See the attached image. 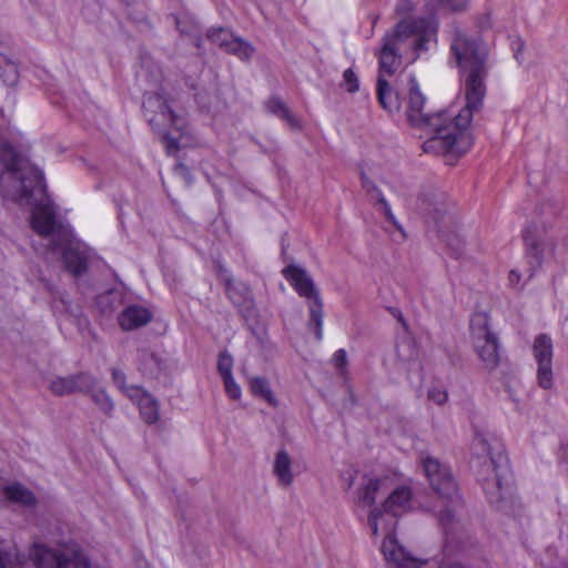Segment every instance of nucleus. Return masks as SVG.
I'll return each instance as SVG.
<instances>
[{
	"mask_svg": "<svg viewBox=\"0 0 568 568\" xmlns=\"http://www.w3.org/2000/svg\"><path fill=\"white\" fill-rule=\"evenodd\" d=\"M0 195L3 200L32 206L31 226L39 235L49 236L60 231L43 172L7 141H0Z\"/></svg>",
	"mask_w": 568,
	"mask_h": 568,
	"instance_id": "nucleus-1",
	"label": "nucleus"
},
{
	"mask_svg": "<svg viewBox=\"0 0 568 568\" xmlns=\"http://www.w3.org/2000/svg\"><path fill=\"white\" fill-rule=\"evenodd\" d=\"M450 53L464 80L466 104L460 110L459 121L462 125H469L486 94L489 48L481 37H471L455 27L450 32Z\"/></svg>",
	"mask_w": 568,
	"mask_h": 568,
	"instance_id": "nucleus-2",
	"label": "nucleus"
},
{
	"mask_svg": "<svg viewBox=\"0 0 568 568\" xmlns=\"http://www.w3.org/2000/svg\"><path fill=\"white\" fill-rule=\"evenodd\" d=\"M425 97L420 92L414 78L410 79L407 118L412 125L429 129L434 134L424 142L425 152L440 150L444 153L462 155L471 145V138L467 132L469 125H462L460 111L456 115L447 112L424 113Z\"/></svg>",
	"mask_w": 568,
	"mask_h": 568,
	"instance_id": "nucleus-3",
	"label": "nucleus"
},
{
	"mask_svg": "<svg viewBox=\"0 0 568 568\" xmlns=\"http://www.w3.org/2000/svg\"><path fill=\"white\" fill-rule=\"evenodd\" d=\"M473 449L485 456L478 476L488 501L497 509H504L513 495L511 471L503 443L487 433H476Z\"/></svg>",
	"mask_w": 568,
	"mask_h": 568,
	"instance_id": "nucleus-4",
	"label": "nucleus"
},
{
	"mask_svg": "<svg viewBox=\"0 0 568 568\" xmlns=\"http://www.w3.org/2000/svg\"><path fill=\"white\" fill-rule=\"evenodd\" d=\"M437 23L425 16L402 18L390 31H387L382 42L415 61L422 52L428 51V44L436 41Z\"/></svg>",
	"mask_w": 568,
	"mask_h": 568,
	"instance_id": "nucleus-5",
	"label": "nucleus"
},
{
	"mask_svg": "<svg viewBox=\"0 0 568 568\" xmlns=\"http://www.w3.org/2000/svg\"><path fill=\"white\" fill-rule=\"evenodd\" d=\"M469 337L483 369L489 373L496 371L503 359V347L488 312L476 311L471 314Z\"/></svg>",
	"mask_w": 568,
	"mask_h": 568,
	"instance_id": "nucleus-6",
	"label": "nucleus"
},
{
	"mask_svg": "<svg viewBox=\"0 0 568 568\" xmlns=\"http://www.w3.org/2000/svg\"><path fill=\"white\" fill-rule=\"evenodd\" d=\"M396 525L397 518H395V524H393L383 506L375 507L371 510L368 526L372 534L374 536H378L379 532L385 535L382 544V552L385 559L393 562L398 568H420L424 561L413 556L395 539L394 532Z\"/></svg>",
	"mask_w": 568,
	"mask_h": 568,
	"instance_id": "nucleus-7",
	"label": "nucleus"
},
{
	"mask_svg": "<svg viewBox=\"0 0 568 568\" xmlns=\"http://www.w3.org/2000/svg\"><path fill=\"white\" fill-rule=\"evenodd\" d=\"M283 275L291 283L301 297L306 298L310 310L307 326L314 331L316 339L323 337V301L320 291L316 288L312 277L306 270L288 265L283 270Z\"/></svg>",
	"mask_w": 568,
	"mask_h": 568,
	"instance_id": "nucleus-8",
	"label": "nucleus"
},
{
	"mask_svg": "<svg viewBox=\"0 0 568 568\" xmlns=\"http://www.w3.org/2000/svg\"><path fill=\"white\" fill-rule=\"evenodd\" d=\"M404 55L386 44H382L378 52L379 75L377 79V98L381 105L388 112H395L400 109L398 94L394 93L388 82L384 78V73L388 75L395 74L400 68Z\"/></svg>",
	"mask_w": 568,
	"mask_h": 568,
	"instance_id": "nucleus-9",
	"label": "nucleus"
},
{
	"mask_svg": "<svg viewBox=\"0 0 568 568\" xmlns=\"http://www.w3.org/2000/svg\"><path fill=\"white\" fill-rule=\"evenodd\" d=\"M526 257L530 265L529 277L534 276L536 270L540 268L544 262L545 253L555 252V242L547 237L544 230L537 225H528L523 233Z\"/></svg>",
	"mask_w": 568,
	"mask_h": 568,
	"instance_id": "nucleus-10",
	"label": "nucleus"
},
{
	"mask_svg": "<svg viewBox=\"0 0 568 568\" xmlns=\"http://www.w3.org/2000/svg\"><path fill=\"white\" fill-rule=\"evenodd\" d=\"M143 112L149 124L154 130H163L168 126H174L181 130L180 119L171 109L169 101L163 94L153 93L144 98Z\"/></svg>",
	"mask_w": 568,
	"mask_h": 568,
	"instance_id": "nucleus-11",
	"label": "nucleus"
},
{
	"mask_svg": "<svg viewBox=\"0 0 568 568\" xmlns=\"http://www.w3.org/2000/svg\"><path fill=\"white\" fill-rule=\"evenodd\" d=\"M423 467L432 488L443 498L453 499L458 494L457 484L447 465L437 458L426 456L423 458Z\"/></svg>",
	"mask_w": 568,
	"mask_h": 568,
	"instance_id": "nucleus-12",
	"label": "nucleus"
},
{
	"mask_svg": "<svg viewBox=\"0 0 568 568\" xmlns=\"http://www.w3.org/2000/svg\"><path fill=\"white\" fill-rule=\"evenodd\" d=\"M416 210L433 220L442 232L446 225V217L450 222L453 217L448 215L447 196L444 192L436 189L424 190L416 200Z\"/></svg>",
	"mask_w": 568,
	"mask_h": 568,
	"instance_id": "nucleus-13",
	"label": "nucleus"
},
{
	"mask_svg": "<svg viewBox=\"0 0 568 568\" xmlns=\"http://www.w3.org/2000/svg\"><path fill=\"white\" fill-rule=\"evenodd\" d=\"M99 385V379L89 372H79L68 376H57L49 383L50 392L55 396L73 393L89 394Z\"/></svg>",
	"mask_w": 568,
	"mask_h": 568,
	"instance_id": "nucleus-14",
	"label": "nucleus"
},
{
	"mask_svg": "<svg viewBox=\"0 0 568 568\" xmlns=\"http://www.w3.org/2000/svg\"><path fill=\"white\" fill-rule=\"evenodd\" d=\"M532 353L538 364V384L545 389L552 386V341L546 334H539L534 342Z\"/></svg>",
	"mask_w": 568,
	"mask_h": 568,
	"instance_id": "nucleus-15",
	"label": "nucleus"
},
{
	"mask_svg": "<svg viewBox=\"0 0 568 568\" xmlns=\"http://www.w3.org/2000/svg\"><path fill=\"white\" fill-rule=\"evenodd\" d=\"M226 295L244 318L256 315V307L251 288L244 283H233L231 278L225 281Z\"/></svg>",
	"mask_w": 568,
	"mask_h": 568,
	"instance_id": "nucleus-16",
	"label": "nucleus"
},
{
	"mask_svg": "<svg viewBox=\"0 0 568 568\" xmlns=\"http://www.w3.org/2000/svg\"><path fill=\"white\" fill-rule=\"evenodd\" d=\"M89 258V248L79 244H69L62 252L65 270L75 277L83 275L88 271Z\"/></svg>",
	"mask_w": 568,
	"mask_h": 568,
	"instance_id": "nucleus-17",
	"label": "nucleus"
},
{
	"mask_svg": "<svg viewBox=\"0 0 568 568\" xmlns=\"http://www.w3.org/2000/svg\"><path fill=\"white\" fill-rule=\"evenodd\" d=\"M130 398L139 406L141 418L146 424H155L159 420L160 403L150 393L142 388H131Z\"/></svg>",
	"mask_w": 568,
	"mask_h": 568,
	"instance_id": "nucleus-18",
	"label": "nucleus"
},
{
	"mask_svg": "<svg viewBox=\"0 0 568 568\" xmlns=\"http://www.w3.org/2000/svg\"><path fill=\"white\" fill-rule=\"evenodd\" d=\"M412 490L409 487L402 486L396 488L384 501L383 507L389 516V520L395 524V518L410 509Z\"/></svg>",
	"mask_w": 568,
	"mask_h": 568,
	"instance_id": "nucleus-19",
	"label": "nucleus"
},
{
	"mask_svg": "<svg viewBox=\"0 0 568 568\" xmlns=\"http://www.w3.org/2000/svg\"><path fill=\"white\" fill-rule=\"evenodd\" d=\"M152 321V313L139 305L125 307L119 315V324L124 331H131L149 324Z\"/></svg>",
	"mask_w": 568,
	"mask_h": 568,
	"instance_id": "nucleus-20",
	"label": "nucleus"
},
{
	"mask_svg": "<svg viewBox=\"0 0 568 568\" xmlns=\"http://www.w3.org/2000/svg\"><path fill=\"white\" fill-rule=\"evenodd\" d=\"M273 474L281 486L288 487L293 484L292 458L285 449L276 453L273 463Z\"/></svg>",
	"mask_w": 568,
	"mask_h": 568,
	"instance_id": "nucleus-21",
	"label": "nucleus"
},
{
	"mask_svg": "<svg viewBox=\"0 0 568 568\" xmlns=\"http://www.w3.org/2000/svg\"><path fill=\"white\" fill-rule=\"evenodd\" d=\"M30 557L37 568H60L61 550L54 551L43 545H34Z\"/></svg>",
	"mask_w": 568,
	"mask_h": 568,
	"instance_id": "nucleus-22",
	"label": "nucleus"
},
{
	"mask_svg": "<svg viewBox=\"0 0 568 568\" xmlns=\"http://www.w3.org/2000/svg\"><path fill=\"white\" fill-rule=\"evenodd\" d=\"M139 364L143 374L156 377L163 369V358L149 348L139 351Z\"/></svg>",
	"mask_w": 568,
	"mask_h": 568,
	"instance_id": "nucleus-23",
	"label": "nucleus"
},
{
	"mask_svg": "<svg viewBox=\"0 0 568 568\" xmlns=\"http://www.w3.org/2000/svg\"><path fill=\"white\" fill-rule=\"evenodd\" d=\"M60 568H91L89 558L78 546L65 547L61 550Z\"/></svg>",
	"mask_w": 568,
	"mask_h": 568,
	"instance_id": "nucleus-24",
	"label": "nucleus"
},
{
	"mask_svg": "<svg viewBox=\"0 0 568 568\" xmlns=\"http://www.w3.org/2000/svg\"><path fill=\"white\" fill-rule=\"evenodd\" d=\"M266 109L268 112L285 120L292 129L300 130L302 128L301 121L291 112V110L280 98L272 97L270 100H267Z\"/></svg>",
	"mask_w": 568,
	"mask_h": 568,
	"instance_id": "nucleus-25",
	"label": "nucleus"
},
{
	"mask_svg": "<svg viewBox=\"0 0 568 568\" xmlns=\"http://www.w3.org/2000/svg\"><path fill=\"white\" fill-rule=\"evenodd\" d=\"M250 387L254 396L262 398L273 407L277 406V399L273 394L270 383L266 378L260 376L253 377L250 381Z\"/></svg>",
	"mask_w": 568,
	"mask_h": 568,
	"instance_id": "nucleus-26",
	"label": "nucleus"
},
{
	"mask_svg": "<svg viewBox=\"0 0 568 568\" xmlns=\"http://www.w3.org/2000/svg\"><path fill=\"white\" fill-rule=\"evenodd\" d=\"M88 395L103 415L112 417L115 405L103 387L98 385Z\"/></svg>",
	"mask_w": 568,
	"mask_h": 568,
	"instance_id": "nucleus-27",
	"label": "nucleus"
},
{
	"mask_svg": "<svg viewBox=\"0 0 568 568\" xmlns=\"http://www.w3.org/2000/svg\"><path fill=\"white\" fill-rule=\"evenodd\" d=\"M44 288L51 295V306L54 313L58 314H68L70 311V303L65 297V294L60 292L52 283L42 278Z\"/></svg>",
	"mask_w": 568,
	"mask_h": 568,
	"instance_id": "nucleus-28",
	"label": "nucleus"
},
{
	"mask_svg": "<svg viewBox=\"0 0 568 568\" xmlns=\"http://www.w3.org/2000/svg\"><path fill=\"white\" fill-rule=\"evenodd\" d=\"M381 487V480L377 478H369L357 489V503L363 506H372L375 503L377 491Z\"/></svg>",
	"mask_w": 568,
	"mask_h": 568,
	"instance_id": "nucleus-29",
	"label": "nucleus"
},
{
	"mask_svg": "<svg viewBox=\"0 0 568 568\" xmlns=\"http://www.w3.org/2000/svg\"><path fill=\"white\" fill-rule=\"evenodd\" d=\"M6 497L14 503H20L26 506H31L36 503L33 494L20 484H14L4 487Z\"/></svg>",
	"mask_w": 568,
	"mask_h": 568,
	"instance_id": "nucleus-30",
	"label": "nucleus"
},
{
	"mask_svg": "<svg viewBox=\"0 0 568 568\" xmlns=\"http://www.w3.org/2000/svg\"><path fill=\"white\" fill-rule=\"evenodd\" d=\"M397 358L404 363H412L418 359V347L412 337H403L396 345Z\"/></svg>",
	"mask_w": 568,
	"mask_h": 568,
	"instance_id": "nucleus-31",
	"label": "nucleus"
},
{
	"mask_svg": "<svg viewBox=\"0 0 568 568\" xmlns=\"http://www.w3.org/2000/svg\"><path fill=\"white\" fill-rule=\"evenodd\" d=\"M254 51L255 49L252 43L235 36L233 39H230V43L225 50L226 53L233 54L241 60H250Z\"/></svg>",
	"mask_w": 568,
	"mask_h": 568,
	"instance_id": "nucleus-32",
	"label": "nucleus"
},
{
	"mask_svg": "<svg viewBox=\"0 0 568 568\" xmlns=\"http://www.w3.org/2000/svg\"><path fill=\"white\" fill-rule=\"evenodd\" d=\"M0 78L8 87L17 84L19 79L18 68L13 61L0 53Z\"/></svg>",
	"mask_w": 568,
	"mask_h": 568,
	"instance_id": "nucleus-33",
	"label": "nucleus"
},
{
	"mask_svg": "<svg viewBox=\"0 0 568 568\" xmlns=\"http://www.w3.org/2000/svg\"><path fill=\"white\" fill-rule=\"evenodd\" d=\"M233 37L234 34L225 28H212L207 32V39L219 45L223 51L226 50L230 39H233Z\"/></svg>",
	"mask_w": 568,
	"mask_h": 568,
	"instance_id": "nucleus-34",
	"label": "nucleus"
},
{
	"mask_svg": "<svg viewBox=\"0 0 568 568\" xmlns=\"http://www.w3.org/2000/svg\"><path fill=\"white\" fill-rule=\"evenodd\" d=\"M428 6L446 9L452 12H463L468 8V0H426Z\"/></svg>",
	"mask_w": 568,
	"mask_h": 568,
	"instance_id": "nucleus-35",
	"label": "nucleus"
},
{
	"mask_svg": "<svg viewBox=\"0 0 568 568\" xmlns=\"http://www.w3.org/2000/svg\"><path fill=\"white\" fill-rule=\"evenodd\" d=\"M233 357L227 351H223L219 355L217 371L222 378L233 376Z\"/></svg>",
	"mask_w": 568,
	"mask_h": 568,
	"instance_id": "nucleus-36",
	"label": "nucleus"
},
{
	"mask_svg": "<svg viewBox=\"0 0 568 568\" xmlns=\"http://www.w3.org/2000/svg\"><path fill=\"white\" fill-rule=\"evenodd\" d=\"M361 181L362 186L365 190V192L376 201V203L379 201L381 197H384L381 189L366 175L364 171L361 172Z\"/></svg>",
	"mask_w": 568,
	"mask_h": 568,
	"instance_id": "nucleus-37",
	"label": "nucleus"
},
{
	"mask_svg": "<svg viewBox=\"0 0 568 568\" xmlns=\"http://www.w3.org/2000/svg\"><path fill=\"white\" fill-rule=\"evenodd\" d=\"M427 397L437 405H444L448 399V392L438 385H434L428 389Z\"/></svg>",
	"mask_w": 568,
	"mask_h": 568,
	"instance_id": "nucleus-38",
	"label": "nucleus"
},
{
	"mask_svg": "<svg viewBox=\"0 0 568 568\" xmlns=\"http://www.w3.org/2000/svg\"><path fill=\"white\" fill-rule=\"evenodd\" d=\"M111 375L113 383L128 396L130 397V389L131 388H140L139 386H126L125 385V374L118 368L111 369Z\"/></svg>",
	"mask_w": 568,
	"mask_h": 568,
	"instance_id": "nucleus-39",
	"label": "nucleus"
},
{
	"mask_svg": "<svg viewBox=\"0 0 568 568\" xmlns=\"http://www.w3.org/2000/svg\"><path fill=\"white\" fill-rule=\"evenodd\" d=\"M415 8L416 6L413 0H397L395 13L402 18H410L409 14L415 11Z\"/></svg>",
	"mask_w": 568,
	"mask_h": 568,
	"instance_id": "nucleus-40",
	"label": "nucleus"
},
{
	"mask_svg": "<svg viewBox=\"0 0 568 568\" xmlns=\"http://www.w3.org/2000/svg\"><path fill=\"white\" fill-rule=\"evenodd\" d=\"M225 387V392L229 397L232 399H240L241 398V387L239 384L234 381L233 376L224 377L222 378Z\"/></svg>",
	"mask_w": 568,
	"mask_h": 568,
	"instance_id": "nucleus-41",
	"label": "nucleus"
},
{
	"mask_svg": "<svg viewBox=\"0 0 568 568\" xmlns=\"http://www.w3.org/2000/svg\"><path fill=\"white\" fill-rule=\"evenodd\" d=\"M343 81L347 92L349 93L356 92L359 88L358 78L352 69H347L344 71Z\"/></svg>",
	"mask_w": 568,
	"mask_h": 568,
	"instance_id": "nucleus-42",
	"label": "nucleus"
},
{
	"mask_svg": "<svg viewBox=\"0 0 568 568\" xmlns=\"http://www.w3.org/2000/svg\"><path fill=\"white\" fill-rule=\"evenodd\" d=\"M511 50L514 52V58L519 64H523L525 61L524 51H525V42L520 37H515L511 39Z\"/></svg>",
	"mask_w": 568,
	"mask_h": 568,
	"instance_id": "nucleus-43",
	"label": "nucleus"
},
{
	"mask_svg": "<svg viewBox=\"0 0 568 568\" xmlns=\"http://www.w3.org/2000/svg\"><path fill=\"white\" fill-rule=\"evenodd\" d=\"M377 204L381 205L382 207V211H383V214L385 215V217L395 226L397 227L398 230L400 229L395 215L393 214L392 212V209L388 204V202L386 201L385 197H381L379 201L377 202ZM376 205V203L374 204Z\"/></svg>",
	"mask_w": 568,
	"mask_h": 568,
	"instance_id": "nucleus-44",
	"label": "nucleus"
},
{
	"mask_svg": "<svg viewBox=\"0 0 568 568\" xmlns=\"http://www.w3.org/2000/svg\"><path fill=\"white\" fill-rule=\"evenodd\" d=\"M333 362L336 368L341 369L342 372L345 371V367L347 365L346 352L344 349L336 351L333 356Z\"/></svg>",
	"mask_w": 568,
	"mask_h": 568,
	"instance_id": "nucleus-45",
	"label": "nucleus"
},
{
	"mask_svg": "<svg viewBox=\"0 0 568 568\" xmlns=\"http://www.w3.org/2000/svg\"><path fill=\"white\" fill-rule=\"evenodd\" d=\"M174 171L181 178H183L187 183L192 182V174L190 169L182 162H178L174 166Z\"/></svg>",
	"mask_w": 568,
	"mask_h": 568,
	"instance_id": "nucleus-46",
	"label": "nucleus"
},
{
	"mask_svg": "<svg viewBox=\"0 0 568 568\" xmlns=\"http://www.w3.org/2000/svg\"><path fill=\"white\" fill-rule=\"evenodd\" d=\"M165 149L169 154L176 152L180 149L179 142L170 133L164 134Z\"/></svg>",
	"mask_w": 568,
	"mask_h": 568,
	"instance_id": "nucleus-47",
	"label": "nucleus"
},
{
	"mask_svg": "<svg viewBox=\"0 0 568 568\" xmlns=\"http://www.w3.org/2000/svg\"><path fill=\"white\" fill-rule=\"evenodd\" d=\"M476 26L480 31L488 30L491 27V19L488 13L481 14L477 18Z\"/></svg>",
	"mask_w": 568,
	"mask_h": 568,
	"instance_id": "nucleus-48",
	"label": "nucleus"
},
{
	"mask_svg": "<svg viewBox=\"0 0 568 568\" xmlns=\"http://www.w3.org/2000/svg\"><path fill=\"white\" fill-rule=\"evenodd\" d=\"M388 311L400 323L402 327L408 331V323L404 318L402 311L397 307H388Z\"/></svg>",
	"mask_w": 568,
	"mask_h": 568,
	"instance_id": "nucleus-49",
	"label": "nucleus"
},
{
	"mask_svg": "<svg viewBox=\"0 0 568 568\" xmlns=\"http://www.w3.org/2000/svg\"><path fill=\"white\" fill-rule=\"evenodd\" d=\"M519 281H520V274L515 270L510 271L509 272L510 284L515 285V284L519 283Z\"/></svg>",
	"mask_w": 568,
	"mask_h": 568,
	"instance_id": "nucleus-50",
	"label": "nucleus"
},
{
	"mask_svg": "<svg viewBox=\"0 0 568 568\" xmlns=\"http://www.w3.org/2000/svg\"><path fill=\"white\" fill-rule=\"evenodd\" d=\"M453 519V513L450 509H446L440 517L443 523L450 521Z\"/></svg>",
	"mask_w": 568,
	"mask_h": 568,
	"instance_id": "nucleus-51",
	"label": "nucleus"
},
{
	"mask_svg": "<svg viewBox=\"0 0 568 568\" xmlns=\"http://www.w3.org/2000/svg\"><path fill=\"white\" fill-rule=\"evenodd\" d=\"M439 568H464V567L460 564L448 562V564H442Z\"/></svg>",
	"mask_w": 568,
	"mask_h": 568,
	"instance_id": "nucleus-52",
	"label": "nucleus"
},
{
	"mask_svg": "<svg viewBox=\"0 0 568 568\" xmlns=\"http://www.w3.org/2000/svg\"><path fill=\"white\" fill-rule=\"evenodd\" d=\"M9 45V38L0 34V47H7Z\"/></svg>",
	"mask_w": 568,
	"mask_h": 568,
	"instance_id": "nucleus-53",
	"label": "nucleus"
},
{
	"mask_svg": "<svg viewBox=\"0 0 568 568\" xmlns=\"http://www.w3.org/2000/svg\"><path fill=\"white\" fill-rule=\"evenodd\" d=\"M0 568H6L4 558H3L1 551H0Z\"/></svg>",
	"mask_w": 568,
	"mask_h": 568,
	"instance_id": "nucleus-54",
	"label": "nucleus"
}]
</instances>
